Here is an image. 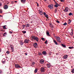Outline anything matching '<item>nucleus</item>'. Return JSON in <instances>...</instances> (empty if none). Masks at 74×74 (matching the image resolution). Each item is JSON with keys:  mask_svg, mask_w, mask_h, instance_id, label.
<instances>
[{"mask_svg": "<svg viewBox=\"0 0 74 74\" xmlns=\"http://www.w3.org/2000/svg\"><path fill=\"white\" fill-rule=\"evenodd\" d=\"M2 73V71H0V73Z\"/></svg>", "mask_w": 74, "mask_h": 74, "instance_id": "nucleus-54", "label": "nucleus"}, {"mask_svg": "<svg viewBox=\"0 0 74 74\" xmlns=\"http://www.w3.org/2000/svg\"><path fill=\"white\" fill-rule=\"evenodd\" d=\"M25 55H27V53H25Z\"/></svg>", "mask_w": 74, "mask_h": 74, "instance_id": "nucleus-60", "label": "nucleus"}, {"mask_svg": "<svg viewBox=\"0 0 74 74\" xmlns=\"http://www.w3.org/2000/svg\"><path fill=\"white\" fill-rule=\"evenodd\" d=\"M65 9L66 10L68 11V10H69V8H68L66 7V8Z\"/></svg>", "mask_w": 74, "mask_h": 74, "instance_id": "nucleus-36", "label": "nucleus"}, {"mask_svg": "<svg viewBox=\"0 0 74 74\" xmlns=\"http://www.w3.org/2000/svg\"><path fill=\"white\" fill-rule=\"evenodd\" d=\"M22 26H23V27H25V26H26V25H23Z\"/></svg>", "mask_w": 74, "mask_h": 74, "instance_id": "nucleus-52", "label": "nucleus"}, {"mask_svg": "<svg viewBox=\"0 0 74 74\" xmlns=\"http://www.w3.org/2000/svg\"><path fill=\"white\" fill-rule=\"evenodd\" d=\"M38 55H42V54H41V53H39L38 54Z\"/></svg>", "mask_w": 74, "mask_h": 74, "instance_id": "nucleus-45", "label": "nucleus"}, {"mask_svg": "<svg viewBox=\"0 0 74 74\" xmlns=\"http://www.w3.org/2000/svg\"><path fill=\"white\" fill-rule=\"evenodd\" d=\"M41 40H42V41H45V39H44V38H42Z\"/></svg>", "mask_w": 74, "mask_h": 74, "instance_id": "nucleus-34", "label": "nucleus"}, {"mask_svg": "<svg viewBox=\"0 0 74 74\" xmlns=\"http://www.w3.org/2000/svg\"><path fill=\"white\" fill-rule=\"evenodd\" d=\"M10 34H12V31H10Z\"/></svg>", "mask_w": 74, "mask_h": 74, "instance_id": "nucleus-47", "label": "nucleus"}, {"mask_svg": "<svg viewBox=\"0 0 74 74\" xmlns=\"http://www.w3.org/2000/svg\"><path fill=\"white\" fill-rule=\"evenodd\" d=\"M21 3L23 4H25V2L26 1V0H21Z\"/></svg>", "mask_w": 74, "mask_h": 74, "instance_id": "nucleus-14", "label": "nucleus"}, {"mask_svg": "<svg viewBox=\"0 0 74 74\" xmlns=\"http://www.w3.org/2000/svg\"><path fill=\"white\" fill-rule=\"evenodd\" d=\"M45 16V17H46V18H49L48 17V14H46V15Z\"/></svg>", "mask_w": 74, "mask_h": 74, "instance_id": "nucleus-25", "label": "nucleus"}, {"mask_svg": "<svg viewBox=\"0 0 74 74\" xmlns=\"http://www.w3.org/2000/svg\"><path fill=\"white\" fill-rule=\"evenodd\" d=\"M8 5H5L3 7V8L4 9H5V10H7V9H8Z\"/></svg>", "mask_w": 74, "mask_h": 74, "instance_id": "nucleus-2", "label": "nucleus"}, {"mask_svg": "<svg viewBox=\"0 0 74 74\" xmlns=\"http://www.w3.org/2000/svg\"><path fill=\"white\" fill-rule=\"evenodd\" d=\"M63 0H60V1H61V2H63Z\"/></svg>", "mask_w": 74, "mask_h": 74, "instance_id": "nucleus-51", "label": "nucleus"}, {"mask_svg": "<svg viewBox=\"0 0 74 74\" xmlns=\"http://www.w3.org/2000/svg\"><path fill=\"white\" fill-rule=\"evenodd\" d=\"M54 7H58V5L57 4H56L54 5Z\"/></svg>", "mask_w": 74, "mask_h": 74, "instance_id": "nucleus-30", "label": "nucleus"}, {"mask_svg": "<svg viewBox=\"0 0 74 74\" xmlns=\"http://www.w3.org/2000/svg\"><path fill=\"white\" fill-rule=\"evenodd\" d=\"M50 27H51V28H53L54 27V26L53 25L51 24V25H49Z\"/></svg>", "mask_w": 74, "mask_h": 74, "instance_id": "nucleus-20", "label": "nucleus"}, {"mask_svg": "<svg viewBox=\"0 0 74 74\" xmlns=\"http://www.w3.org/2000/svg\"><path fill=\"white\" fill-rule=\"evenodd\" d=\"M10 47L11 48L12 52H14V46H13V45H11L10 46Z\"/></svg>", "mask_w": 74, "mask_h": 74, "instance_id": "nucleus-8", "label": "nucleus"}, {"mask_svg": "<svg viewBox=\"0 0 74 74\" xmlns=\"http://www.w3.org/2000/svg\"><path fill=\"white\" fill-rule=\"evenodd\" d=\"M6 53L8 54H9V53H10V52H9V51H7Z\"/></svg>", "mask_w": 74, "mask_h": 74, "instance_id": "nucleus-40", "label": "nucleus"}, {"mask_svg": "<svg viewBox=\"0 0 74 74\" xmlns=\"http://www.w3.org/2000/svg\"><path fill=\"white\" fill-rule=\"evenodd\" d=\"M64 59H67V58L68 57V55H65L64 56Z\"/></svg>", "mask_w": 74, "mask_h": 74, "instance_id": "nucleus-13", "label": "nucleus"}, {"mask_svg": "<svg viewBox=\"0 0 74 74\" xmlns=\"http://www.w3.org/2000/svg\"><path fill=\"white\" fill-rule=\"evenodd\" d=\"M44 63V60L43 59H41L40 60V64H43Z\"/></svg>", "mask_w": 74, "mask_h": 74, "instance_id": "nucleus-9", "label": "nucleus"}, {"mask_svg": "<svg viewBox=\"0 0 74 74\" xmlns=\"http://www.w3.org/2000/svg\"><path fill=\"white\" fill-rule=\"evenodd\" d=\"M53 35L55 37H56V36H55V34H53Z\"/></svg>", "mask_w": 74, "mask_h": 74, "instance_id": "nucleus-49", "label": "nucleus"}, {"mask_svg": "<svg viewBox=\"0 0 74 74\" xmlns=\"http://www.w3.org/2000/svg\"><path fill=\"white\" fill-rule=\"evenodd\" d=\"M30 40H27V39H25L24 40V43H25L26 44H27V43H28L29 42V41Z\"/></svg>", "mask_w": 74, "mask_h": 74, "instance_id": "nucleus-7", "label": "nucleus"}, {"mask_svg": "<svg viewBox=\"0 0 74 74\" xmlns=\"http://www.w3.org/2000/svg\"><path fill=\"white\" fill-rule=\"evenodd\" d=\"M47 14L46 13H45V12H43V15H44L45 16H46Z\"/></svg>", "mask_w": 74, "mask_h": 74, "instance_id": "nucleus-32", "label": "nucleus"}, {"mask_svg": "<svg viewBox=\"0 0 74 74\" xmlns=\"http://www.w3.org/2000/svg\"><path fill=\"white\" fill-rule=\"evenodd\" d=\"M47 42H48L47 40H46L45 42V44H48V43H47Z\"/></svg>", "mask_w": 74, "mask_h": 74, "instance_id": "nucleus-42", "label": "nucleus"}, {"mask_svg": "<svg viewBox=\"0 0 74 74\" xmlns=\"http://www.w3.org/2000/svg\"><path fill=\"white\" fill-rule=\"evenodd\" d=\"M35 3H36V4H37V2H35Z\"/></svg>", "mask_w": 74, "mask_h": 74, "instance_id": "nucleus-63", "label": "nucleus"}, {"mask_svg": "<svg viewBox=\"0 0 74 74\" xmlns=\"http://www.w3.org/2000/svg\"><path fill=\"white\" fill-rule=\"evenodd\" d=\"M57 6L58 7V6H60V4H57Z\"/></svg>", "mask_w": 74, "mask_h": 74, "instance_id": "nucleus-48", "label": "nucleus"}, {"mask_svg": "<svg viewBox=\"0 0 74 74\" xmlns=\"http://www.w3.org/2000/svg\"><path fill=\"white\" fill-rule=\"evenodd\" d=\"M15 67L17 69H19V68H21V66L18 64H15Z\"/></svg>", "mask_w": 74, "mask_h": 74, "instance_id": "nucleus-1", "label": "nucleus"}, {"mask_svg": "<svg viewBox=\"0 0 74 74\" xmlns=\"http://www.w3.org/2000/svg\"><path fill=\"white\" fill-rule=\"evenodd\" d=\"M71 34H73V31H72L71 32Z\"/></svg>", "mask_w": 74, "mask_h": 74, "instance_id": "nucleus-53", "label": "nucleus"}, {"mask_svg": "<svg viewBox=\"0 0 74 74\" xmlns=\"http://www.w3.org/2000/svg\"><path fill=\"white\" fill-rule=\"evenodd\" d=\"M56 22L57 23H60V22L58 20H57L56 21Z\"/></svg>", "mask_w": 74, "mask_h": 74, "instance_id": "nucleus-41", "label": "nucleus"}, {"mask_svg": "<svg viewBox=\"0 0 74 74\" xmlns=\"http://www.w3.org/2000/svg\"><path fill=\"white\" fill-rule=\"evenodd\" d=\"M44 1H47V0H44Z\"/></svg>", "mask_w": 74, "mask_h": 74, "instance_id": "nucleus-61", "label": "nucleus"}, {"mask_svg": "<svg viewBox=\"0 0 74 74\" xmlns=\"http://www.w3.org/2000/svg\"><path fill=\"white\" fill-rule=\"evenodd\" d=\"M55 3L56 4H58V3L56 2H55Z\"/></svg>", "mask_w": 74, "mask_h": 74, "instance_id": "nucleus-57", "label": "nucleus"}, {"mask_svg": "<svg viewBox=\"0 0 74 74\" xmlns=\"http://www.w3.org/2000/svg\"><path fill=\"white\" fill-rule=\"evenodd\" d=\"M37 6H38H38H39V5H38V3H37Z\"/></svg>", "mask_w": 74, "mask_h": 74, "instance_id": "nucleus-55", "label": "nucleus"}, {"mask_svg": "<svg viewBox=\"0 0 74 74\" xmlns=\"http://www.w3.org/2000/svg\"><path fill=\"white\" fill-rule=\"evenodd\" d=\"M71 20L69 19V23H71Z\"/></svg>", "mask_w": 74, "mask_h": 74, "instance_id": "nucleus-29", "label": "nucleus"}, {"mask_svg": "<svg viewBox=\"0 0 74 74\" xmlns=\"http://www.w3.org/2000/svg\"><path fill=\"white\" fill-rule=\"evenodd\" d=\"M7 35V33H5L3 34V36H5Z\"/></svg>", "mask_w": 74, "mask_h": 74, "instance_id": "nucleus-19", "label": "nucleus"}, {"mask_svg": "<svg viewBox=\"0 0 74 74\" xmlns=\"http://www.w3.org/2000/svg\"><path fill=\"white\" fill-rule=\"evenodd\" d=\"M73 48H74V47H69V49H73Z\"/></svg>", "mask_w": 74, "mask_h": 74, "instance_id": "nucleus-23", "label": "nucleus"}, {"mask_svg": "<svg viewBox=\"0 0 74 74\" xmlns=\"http://www.w3.org/2000/svg\"><path fill=\"white\" fill-rule=\"evenodd\" d=\"M47 52L46 51H43L42 52V55H47Z\"/></svg>", "mask_w": 74, "mask_h": 74, "instance_id": "nucleus-12", "label": "nucleus"}, {"mask_svg": "<svg viewBox=\"0 0 74 74\" xmlns=\"http://www.w3.org/2000/svg\"><path fill=\"white\" fill-rule=\"evenodd\" d=\"M20 45H23V43L21 42H20Z\"/></svg>", "mask_w": 74, "mask_h": 74, "instance_id": "nucleus-26", "label": "nucleus"}, {"mask_svg": "<svg viewBox=\"0 0 74 74\" xmlns=\"http://www.w3.org/2000/svg\"><path fill=\"white\" fill-rule=\"evenodd\" d=\"M71 72L73 73H74V69H73V70L71 71Z\"/></svg>", "mask_w": 74, "mask_h": 74, "instance_id": "nucleus-28", "label": "nucleus"}, {"mask_svg": "<svg viewBox=\"0 0 74 74\" xmlns=\"http://www.w3.org/2000/svg\"><path fill=\"white\" fill-rule=\"evenodd\" d=\"M53 5L52 4V5H49L48 6V7L49 8H50V9H52L53 8Z\"/></svg>", "mask_w": 74, "mask_h": 74, "instance_id": "nucleus-5", "label": "nucleus"}, {"mask_svg": "<svg viewBox=\"0 0 74 74\" xmlns=\"http://www.w3.org/2000/svg\"><path fill=\"white\" fill-rule=\"evenodd\" d=\"M3 11L1 10H0V13H2Z\"/></svg>", "mask_w": 74, "mask_h": 74, "instance_id": "nucleus-44", "label": "nucleus"}, {"mask_svg": "<svg viewBox=\"0 0 74 74\" xmlns=\"http://www.w3.org/2000/svg\"><path fill=\"white\" fill-rule=\"evenodd\" d=\"M57 9L56 8L55 10V13H56V12H57Z\"/></svg>", "mask_w": 74, "mask_h": 74, "instance_id": "nucleus-33", "label": "nucleus"}, {"mask_svg": "<svg viewBox=\"0 0 74 74\" xmlns=\"http://www.w3.org/2000/svg\"><path fill=\"white\" fill-rule=\"evenodd\" d=\"M69 15L70 16H71V15H72V13L70 12L69 14Z\"/></svg>", "mask_w": 74, "mask_h": 74, "instance_id": "nucleus-31", "label": "nucleus"}, {"mask_svg": "<svg viewBox=\"0 0 74 74\" xmlns=\"http://www.w3.org/2000/svg\"><path fill=\"white\" fill-rule=\"evenodd\" d=\"M38 70V69H35V70L34 71V72L35 73H37V72Z\"/></svg>", "mask_w": 74, "mask_h": 74, "instance_id": "nucleus-21", "label": "nucleus"}, {"mask_svg": "<svg viewBox=\"0 0 74 74\" xmlns=\"http://www.w3.org/2000/svg\"><path fill=\"white\" fill-rule=\"evenodd\" d=\"M34 40H36L37 42H38V40H39V38L36 36H35L34 38Z\"/></svg>", "mask_w": 74, "mask_h": 74, "instance_id": "nucleus-6", "label": "nucleus"}, {"mask_svg": "<svg viewBox=\"0 0 74 74\" xmlns=\"http://www.w3.org/2000/svg\"><path fill=\"white\" fill-rule=\"evenodd\" d=\"M39 14L40 15H42V14H43V12H42L40 10H39Z\"/></svg>", "mask_w": 74, "mask_h": 74, "instance_id": "nucleus-15", "label": "nucleus"}, {"mask_svg": "<svg viewBox=\"0 0 74 74\" xmlns=\"http://www.w3.org/2000/svg\"><path fill=\"white\" fill-rule=\"evenodd\" d=\"M64 26H66L67 25V23H65L64 24H63Z\"/></svg>", "mask_w": 74, "mask_h": 74, "instance_id": "nucleus-39", "label": "nucleus"}, {"mask_svg": "<svg viewBox=\"0 0 74 74\" xmlns=\"http://www.w3.org/2000/svg\"><path fill=\"white\" fill-rule=\"evenodd\" d=\"M40 71L41 72H44V70H45V68L42 67L40 68Z\"/></svg>", "mask_w": 74, "mask_h": 74, "instance_id": "nucleus-3", "label": "nucleus"}, {"mask_svg": "<svg viewBox=\"0 0 74 74\" xmlns=\"http://www.w3.org/2000/svg\"><path fill=\"white\" fill-rule=\"evenodd\" d=\"M31 37L33 39V40H34V38H35V37L33 35L32 36H31Z\"/></svg>", "mask_w": 74, "mask_h": 74, "instance_id": "nucleus-22", "label": "nucleus"}, {"mask_svg": "<svg viewBox=\"0 0 74 74\" xmlns=\"http://www.w3.org/2000/svg\"><path fill=\"white\" fill-rule=\"evenodd\" d=\"M46 34L47 36H48L49 37L50 36V34H49V32L48 31V30H47L46 32Z\"/></svg>", "mask_w": 74, "mask_h": 74, "instance_id": "nucleus-10", "label": "nucleus"}, {"mask_svg": "<svg viewBox=\"0 0 74 74\" xmlns=\"http://www.w3.org/2000/svg\"><path fill=\"white\" fill-rule=\"evenodd\" d=\"M57 41H58V42H60V43H61V40H57Z\"/></svg>", "mask_w": 74, "mask_h": 74, "instance_id": "nucleus-35", "label": "nucleus"}, {"mask_svg": "<svg viewBox=\"0 0 74 74\" xmlns=\"http://www.w3.org/2000/svg\"><path fill=\"white\" fill-rule=\"evenodd\" d=\"M53 42H54V44L56 45H58V42H56V40H53Z\"/></svg>", "mask_w": 74, "mask_h": 74, "instance_id": "nucleus-11", "label": "nucleus"}, {"mask_svg": "<svg viewBox=\"0 0 74 74\" xmlns=\"http://www.w3.org/2000/svg\"><path fill=\"white\" fill-rule=\"evenodd\" d=\"M2 16L0 15V17H2Z\"/></svg>", "mask_w": 74, "mask_h": 74, "instance_id": "nucleus-62", "label": "nucleus"}, {"mask_svg": "<svg viewBox=\"0 0 74 74\" xmlns=\"http://www.w3.org/2000/svg\"><path fill=\"white\" fill-rule=\"evenodd\" d=\"M70 35H71V36H73V34H70Z\"/></svg>", "mask_w": 74, "mask_h": 74, "instance_id": "nucleus-46", "label": "nucleus"}, {"mask_svg": "<svg viewBox=\"0 0 74 74\" xmlns=\"http://www.w3.org/2000/svg\"><path fill=\"white\" fill-rule=\"evenodd\" d=\"M64 12H67L68 11H67L66 9H65V10H64Z\"/></svg>", "mask_w": 74, "mask_h": 74, "instance_id": "nucleus-43", "label": "nucleus"}, {"mask_svg": "<svg viewBox=\"0 0 74 74\" xmlns=\"http://www.w3.org/2000/svg\"><path fill=\"white\" fill-rule=\"evenodd\" d=\"M0 52H1V49L0 48Z\"/></svg>", "mask_w": 74, "mask_h": 74, "instance_id": "nucleus-58", "label": "nucleus"}, {"mask_svg": "<svg viewBox=\"0 0 74 74\" xmlns=\"http://www.w3.org/2000/svg\"><path fill=\"white\" fill-rule=\"evenodd\" d=\"M35 64V62H34V63H33L32 64Z\"/></svg>", "mask_w": 74, "mask_h": 74, "instance_id": "nucleus-59", "label": "nucleus"}, {"mask_svg": "<svg viewBox=\"0 0 74 74\" xmlns=\"http://www.w3.org/2000/svg\"><path fill=\"white\" fill-rule=\"evenodd\" d=\"M22 32L23 33V34H25V33H26V31H22Z\"/></svg>", "mask_w": 74, "mask_h": 74, "instance_id": "nucleus-27", "label": "nucleus"}, {"mask_svg": "<svg viewBox=\"0 0 74 74\" xmlns=\"http://www.w3.org/2000/svg\"><path fill=\"white\" fill-rule=\"evenodd\" d=\"M61 45H62V47H64V48H66V45H65L63 44H62Z\"/></svg>", "mask_w": 74, "mask_h": 74, "instance_id": "nucleus-17", "label": "nucleus"}, {"mask_svg": "<svg viewBox=\"0 0 74 74\" xmlns=\"http://www.w3.org/2000/svg\"><path fill=\"white\" fill-rule=\"evenodd\" d=\"M2 63H3V64H5V60L4 61H3V60H2Z\"/></svg>", "mask_w": 74, "mask_h": 74, "instance_id": "nucleus-38", "label": "nucleus"}, {"mask_svg": "<svg viewBox=\"0 0 74 74\" xmlns=\"http://www.w3.org/2000/svg\"><path fill=\"white\" fill-rule=\"evenodd\" d=\"M5 26H6V25H4V26H3V29H7V28H6V27H5Z\"/></svg>", "mask_w": 74, "mask_h": 74, "instance_id": "nucleus-24", "label": "nucleus"}, {"mask_svg": "<svg viewBox=\"0 0 74 74\" xmlns=\"http://www.w3.org/2000/svg\"><path fill=\"white\" fill-rule=\"evenodd\" d=\"M27 26L26 27H29V26H30V24H27Z\"/></svg>", "mask_w": 74, "mask_h": 74, "instance_id": "nucleus-37", "label": "nucleus"}, {"mask_svg": "<svg viewBox=\"0 0 74 74\" xmlns=\"http://www.w3.org/2000/svg\"><path fill=\"white\" fill-rule=\"evenodd\" d=\"M15 2H17V1H15Z\"/></svg>", "mask_w": 74, "mask_h": 74, "instance_id": "nucleus-64", "label": "nucleus"}, {"mask_svg": "<svg viewBox=\"0 0 74 74\" xmlns=\"http://www.w3.org/2000/svg\"><path fill=\"white\" fill-rule=\"evenodd\" d=\"M56 39H57V41L59 40H60V37H56Z\"/></svg>", "mask_w": 74, "mask_h": 74, "instance_id": "nucleus-18", "label": "nucleus"}, {"mask_svg": "<svg viewBox=\"0 0 74 74\" xmlns=\"http://www.w3.org/2000/svg\"><path fill=\"white\" fill-rule=\"evenodd\" d=\"M2 5V4H1V3L0 2V6H1Z\"/></svg>", "mask_w": 74, "mask_h": 74, "instance_id": "nucleus-50", "label": "nucleus"}, {"mask_svg": "<svg viewBox=\"0 0 74 74\" xmlns=\"http://www.w3.org/2000/svg\"><path fill=\"white\" fill-rule=\"evenodd\" d=\"M49 25H51L52 24V23H49Z\"/></svg>", "mask_w": 74, "mask_h": 74, "instance_id": "nucleus-56", "label": "nucleus"}, {"mask_svg": "<svg viewBox=\"0 0 74 74\" xmlns=\"http://www.w3.org/2000/svg\"><path fill=\"white\" fill-rule=\"evenodd\" d=\"M47 66L48 67V68H50V67H51V65L49 64H47Z\"/></svg>", "mask_w": 74, "mask_h": 74, "instance_id": "nucleus-16", "label": "nucleus"}, {"mask_svg": "<svg viewBox=\"0 0 74 74\" xmlns=\"http://www.w3.org/2000/svg\"><path fill=\"white\" fill-rule=\"evenodd\" d=\"M33 45L35 48H37L38 46L37 45V43H35L33 44Z\"/></svg>", "mask_w": 74, "mask_h": 74, "instance_id": "nucleus-4", "label": "nucleus"}]
</instances>
